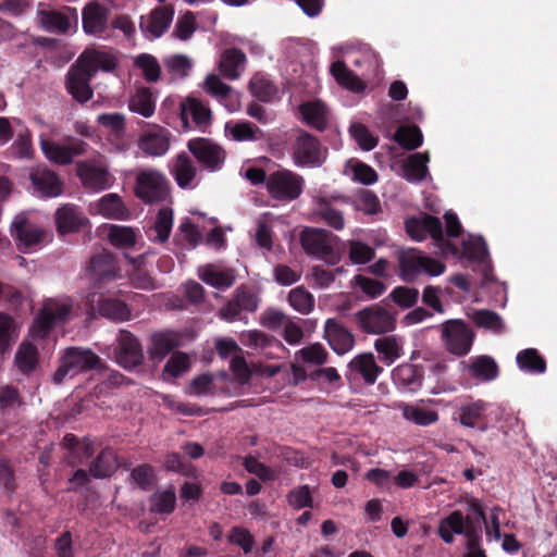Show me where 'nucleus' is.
I'll return each mask as SVG.
<instances>
[{"instance_id": "3c124183", "label": "nucleus", "mask_w": 557, "mask_h": 557, "mask_svg": "<svg viewBox=\"0 0 557 557\" xmlns=\"http://www.w3.org/2000/svg\"><path fill=\"white\" fill-rule=\"evenodd\" d=\"M37 17L39 25L49 33H65L67 30V18L60 12L39 10Z\"/></svg>"}, {"instance_id": "0eeeda50", "label": "nucleus", "mask_w": 557, "mask_h": 557, "mask_svg": "<svg viewBox=\"0 0 557 557\" xmlns=\"http://www.w3.org/2000/svg\"><path fill=\"white\" fill-rule=\"evenodd\" d=\"M333 234L323 228H305L300 233V244L306 253L336 264L339 261L337 252L333 248Z\"/></svg>"}, {"instance_id": "5701e85b", "label": "nucleus", "mask_w": 557, "mask_h": 557, "mask_svg": "<svg viewBox=\"0 0 557 557\" xmlns=\"http://www.w3.org/2000/svg\"><path fill=\"white\" fill-rule=\"evenodd\" d=\"M181 345V337L174 331L166 330L154 333L150 337L149 358L153 362H160Z\"/></svg>"}, {"instance_id": "c03bdc74", "label": "nucleus", "mask_w": 557, "mask_h": 557, "mask_svg": "<svg viewBox=\"0 0 557 557\" xmlns=\"http://www.w3.org/2000/svg\"><path fill=\"white\" fill-rule=\"evenodd\" d=\"M176 506V494L171 486L165 491L156 492L149 497V509L156 515H170Z\"/></svg>"}, {"instance_id": "a19ab883", "label": "nucleus", "mask_w": 557, "mask_h": 557, "mask_svg": "<svg viewBox=\"0 0 557 557\" xmlns=\"http://www.w3.org/2000/svg\"><path fill=\"white\" fill-rule=\"evenodd\" d=\"M516 361L520 370L542 374L546 371V361L535 348H527L517 354Z\"/></svg>"}, {"instance_id": "6ab92c4d", "label": "nucleus", "mask_w": 557, "mask_h": 557, "mask_svg": "<svg viewBox=\"0 0 557 557\" xmlns=\"http://www.w3.org/2000/svg\"><path fill=\"white\" fill-rule=\"evenodd\" d=\"M180 117L184 128H189L188 116L191 117L196 127L205 131L212 122V112L208 104L195 97H187L180 102Z\"/></svg>"}, {"instance_id": "aec40b11", "label": "nucleus", "mask_w": 557, "mask_h": 557, "mask_svg": "<svg viewBox=\"0 0 557 557\" xmlns=\"http://www.w3.org/2000/svg\"><path fill=\"white\" fill-rule=\"evenodd\" d=\"M69 309L66 305H60L55 300H47L30 326V335L34 338L45 337L52 325L64 318Z\"/></svg>"}, {"instance_id": "37998d69", "label": "nucleus", "mask_w": 557, "mask_h": 557, "mask_svg": "<svg viewBox=\"0 0 557 557\" xmlns=\"http://www.w3.org/2000/svg\"><path fill=\"white\" fill-rule=\"evenodd\" d=\"M299 111L304 121L312 128L323 132L327 125L325 111L319 101L305 102L300 104Z\"/></svg>"}, {"instance_id": "13d9d810", "label": "nucleus", "mask_w": 557, "mask_h": 557, "mask_svg": "<svg viewBox=\"0 0 557 557\" xmlns=\"http://www.w3.org/2000/svg\"><path fill=\"white\" fill-rule=\"evenodd\" d=\"M318 214L330 227L336 231H342L345 227L343 212L334 208L326 200L320 202Z\"/></svg>"}, {"instance_id": "de8ad7c7", "label": "nucleus", "mask_w": 557, "mask_h": 557, "mask_svg": "<svg viewBox=\"0 0 557 557\" xmlns=\"http://www.w3.org/2000/svg\"><path fill=\"white\" fill-rule=\"evenodd\" d=\"M374 348L380 359L386 364H392L403 355V347L395 336L380 337L374 342Z\"/></svg>"}, {"instance_id": "8fccbe9b", "label": "nucleus", "mask_w": 557, "mask_h": 557, "mask_svg": "<svg viewBox=\"0 0 557 557\" xmlns=\"http://www.w3.org/2000/svg\"><path fill=\"white\" fill-rule=\"evenodd\" d=\"M136 230L131 226L111 225L108 231L109 243L121 249H128L136 244Z\"/></svg>"}, {"instance_id": "9b49d317", "label": "nucleus", "mask_w": 557, "mask_h": 557, "mask_svg": "<svg viewBox=\"0 0 557 557\" xmlns=\"http://www.w3.org/2000/svg\"><path fill=\"white\" fill-rule=\"evenodd\" d=\"M76 175L82 185L94 193L110 188L114 183V176L102 163L94 160L79 161L76 164Z\"/></svg>"}, {"instance_id": "2f4dec72", "label": "nucleus", "mask_w": 557, "mask_h": 557, "mask_svg": "<svg viewBox=\"0 0 557 557\" xmlns=\"http://www.w3.org/2000/svg\"><path fill=\"white\" fill-rule=\"evenodd\" d=\"M98 212L107 219L127 220L129 210L121 196L115 193L106 194L97 202Z\"/></svg>"}, {"instance_id": "4d7b16f0", "label": "nucleus", "mask_w": 557, "mask_h": 557, "mask_svg": "<svg viewBox=\"0 0 557 557\" xmlns=\"http://www.w3.org/2000/svg\"><path fill=\"white\" fill-rule=\"evenodd\" d=\"M40 146L45 156L52 162L58 164L70 163V148L40 137Z\"/></svg>"}, {"instance_id": "864d4df0", "label": "nucleus", "mask_w": 557, "mask_h": 557, "mask_svg": "<svg viewBox=\"0 0 557 557\" xmlns=\"http://www.w3.org/2000/svg\"><path fill=\"white\" fill-rule=\"evenodd\" d=\"M225 129L236 141H256L262 137V131L248 121L237 122L232 126L227 123Z\"/></svg>"}, {"instance_id": "6e6552de", "label": "nucleus", "mask_w": 557, "mask_h": 557, "mask_svg": "<svg viewBox=\"0 0 557 557\" xmlns=\"http://www.w3.org/2000/svg\"><path fill=\"white\" fill-rule=\"evenodd\" d=\"M187 148L197 162L210 172L220 171L225 162L226 152L222 146L205 137L191 138Z\"/></svg>"}, {"instance_id": "2eb2a0df", "label": "nucleus", "mask_w": 557, "mask_h": 557, "mask_svg": "<svg viewBox=\"0 0 557 557\" xmlns=\"http://www.w3.org/2000/svg\"><path fill=\"white\" fill-rule=\"evenodd\" d=\"M12 235L15 236L17 247L23 251L38 249L47 242V232L42 227L30 224L22 215H17L12 223Z\"/></svg>"}, {"instance_id": "412c9836", "label": "nucleus", "mask_w": 557, "mask_h": 557, "mask_svg": "<svg viewBox=\"0 0 557 557\" xmlns=\"http://www.w3.org/2000/svg\"><path fill=\"white\" fill-rule=\"evenodd\" d=\"M324 338L337 355H344L355 346V337L351 332L335 319L325 321Z\"/></svg>"}, {"instance_id": "f704fd0d", "label": "nucleus", "mask_w": 557, "mask_h": 557, "mask_svg": "<svg viewBox=\"0 0 557 557\" xmlns=\"http://www.w3.org/2000/svg\"><path fill=\"white\" fill-rule=\"evenodd\" d=\"M199 277L214 288L227 289L235 283L236 273L233 269L216 270L212 264H208L200 269Z\"/></svg>"}, {"instance_id": "ddd939ff", "label": "nucleus", "mask_w": 557, "mask_h": 557, "mask_svg": "<svg viewBox=\"0 0 557 557\" xmlns=\"http://www.w3.org/2000/svg\"><path fill=\"white\" fill-rule=\"evenodd\" d=\"M116 362L124 369L131 370L144 362V350L139 339L129 331L121 330L114 348Z\"/></svg>"}, {"instance_id": "f3484780", "label": "nucleus", "mask_w": 557, "mask_h": 557, "mask_svg": "<svg viewBox=\"0 0 557 557\" xmlns=\"http://www.w3.org/2000/svg\"><path fill=\"white\" fill-rule=\"evenodd\" d=\"M173 16L174 9L172 5L157 7L149 14L140 17L139 28L147 38H159L171 25Z\"/></svg>"}, {"instance_id": "09e8293b", "label": "nucleus", "mask_w": 557, "mask_h": 557, "mask_svg": "<svg viewBox=\"0 0 557 557\" xmlns=\"http://www.w3.org/2000/svg\"><path fill=\"white\" fill-rule=\"evenodd\" d=\"M134 66L140 70L147 83H157L161 77V66L158 59L150 53H140L134 60Z\"/></svg>"}, {"instance_id": "4468645a", "label": "nucleus", "mask_w": 557, "mask_h": 557, "mask_svg": "<svg viewBox=\"0 0 557 557\" xmlns=\"http://www.w3.org/2000/svg\"><path fill=\"white\" fill-rule=\"evenodd\" d=\"M97 373L100 376V382L94 387V392H89L88 395L81 397L78 386L75 387L76 397L81 399V403L72 406V416L82 413L90 404L97 406L96 399L99 398V395L107 393L111 387L119 386L124 377L120 372L107 369L103 362L102 368Z\"/></svg>"}, {"instance_id": "49530a36", "label": "nucleus", "mask_w": 557, "mask_h": 557, "mask_svg": "<svg viewBox=\"0 0 557 557\" xmlns=\"http://www.w3.org/2000/svg\"><path fill=\"white\" fill-rule=\"evenodd\" d=\"M249 91L261 102H270L277 92L276 86L267 76L257 73L249 82Z\"/></svg>"}, {"instance_id": "f257e3e1", "label": "nucleus", "mask_w": 557, "mask_h": 557, "mask_svg": "<svg viewBox=\"0 0 557 557\" xmlns=\"http://www.w3.org/2000/svg\"><path fill=\"white\" fill-rule=\"evenodd\" d=\"M134 193L145 203H160L170 197V182L159 170H143L136 175Z\"/></svg>"}, {"instance_id": "680f3d73", "label": "nucleus", "mask_w": 557, "mask_h": 557, "mask_svg": "<svg viewBox=\"0 0 557 557\" xmlns=\"http://www.w3.org/2000/svg\"><path fill=\"white\" fill-rule=\"evenodd\" d=\"M191 363L187 354L182 351L174 352L166 361L163 374L171 377H178L189 370Z\"/></svg>"}, {"instance_id": "b1692460", "label": "nucleus", "mask_w": 557, "mask_h": 557, "mask_svg": "<svg viewBox=\"0 0 557 557\" xmlns=\"http://www.w3.org/2000/svg\"><path fill=\"white\" fill-rule=\"evenodd\" d=\"M394 383L404 391L417 392L421 388L424 370L422 366L401 363L392 372Z\"/></svg>"}, {"instance_id": "5fc2aeb1", "label": "nucleus", "mask_w": 557, "mask_h": 557, "mask_svg": "<svg viewBox=\"0 0 557 557\" xmlns=\"http://www.w3.org/2000/svg\"><path fill=\"white\" fill-rule=\"evenodd\" d=\"M163 65L166 72L173 78H185L193 69V61L185 54H172L163 59Z\"/></svg>"}, {"instance_id": "cd10ccee", "label": "nucleus", "mask_w": 557, "mask_h": 557, "mask_svg": "<svg viewBox=\"0 0 557 557\" xmlns=\"http://www.w3.org/2000/svg\"><path fill=\"white\" fill-rule=\"evenodd\" d=\"M98 313L113 322L128 321L132 317L128 305L116 297L101 294L97 299Z\"/></svg>"}, {"instance_id": "423d86ee", "label": "nucleus", "mask_w": 557, "mask_h": 557, "mask_svg": "<svg viewBox=\"0 0 557 557\" xmlns=\"http://www.w3.org/2000/svg\"><path fill=\"white\" fill-rule=\"evenodd\" d=\"M87 276L96 289L121 277L119 259L112 252L103 250L94 255L86 267Z\"/></svg>"}, {"instance_id": "c756f323", "label": "nucleus", "mask_w": 557, "mask_h": 557, "mask_svg": "<svg viewBox=\"0 0 557 557\" xmlns=\"http://www.w3.org/2000/svg\"><path fill=\"white\" fill-rule=\"evenodd\" d=\"M348 368L351 374L360 375L368 385L374 384L377 376L383 372V368L375 362L371 352L356 356L348 363Z\"/></svg>"}, {"instance_id": "1a4fd4ad", "label": "nucleus", "mask_w": 557, "mask_h": 557, "mask_svg": "<svg viewBox=\"0 0 557 557\" xmlns=\"http://www.w3.org/2000/svg\"><path fill=\"white\" fill-rule=\"evenodd\" d=\"M359 327L368 334H385L396 327V317L379 305L367 307L355 314Z\"/></svg>"}, {"instance_id": "6e6d98bb", "label": "nucleus", "mask_w": 557, "mask_h": 557, "mask_svg": "<svg viewBox=\"0 0 557 557\" xmlns=\"http://www.w3.org/2000/svg\"><path fill=\"white\" fill-rule=\"evenodd\" d=\"M288 302L299 313L308 314L313 310L314 297L305 287L298 286L289 292Z\"/></svg>"}, {"instance_id": "a878e982", "label": "nucleus", "mask_w": 557, "mask_h": 557, "mask_svg": "<svg viewBox=\"0 0 557 557\" xmlns=\"http://www.w3.org/2000/svg\"><path fill=\"white\" fill-rule=\"evenodd\" d=\"M488 404L482 399L463 404L459 407L457 414L459 422L467 428H476L481 432L487 430L485 412Z\"/></svg>"}, {"instance_id": "7ed1b4c3", "label": "nucleus", "mask_w": 557, "mask_h": 557, "mask_svg": "<svg viewBox=\"0 0 557 557\" xmlns=\"http://www.w3.org/2000/svg\"><path fill=\"white\" fill-rule=\"evenodd\" d=\"M441 339L445 349L456 356L468 355L473 346L475 334L463 320L451 319L441 324Z\"/></svg>"}, {"instance_id": "a18cd8bd", "label": "nucleus", "mask_w": 557, "mask_h": 557, "mask_svg": "<svg viewBox=\"0 0 557 557\" xmlns=\"http://www.w3.org/2000/svg\"><path fill=\"white\" fill-rule=\"evenodd\" d=\"M394 140L406 150H414L423 143V135L419 126L401 125L394 134Z\"/></svg>"}, {"instance_id": "72a5a7b5", "label": "nucleus", "mask_w": 557, "mask_h": 557, "mask_svg": "<svg viewBox=\"0 0 557 557\" xmlns=\"http://www.w3.org/2000/svg\"><path fill=\"white\" fill-rule=\"evenodd\" d=\"M423 259L424 255L414 248L399 253L398 263L404 281L412 282L420 273H422Z\"/></svg>"}, {"instance_id": "4be33fe9", "label": "nucleus", "mask_w": 557, "mask_h": 557, "mask_svg": "<svg viewBox=\"0 0 557 557\" xmlns=\"http://www.w3.org/2000/svg\"><path fill=\"white\" fill-rule=\"evenodd\" d=\"M109 10L98 2L88 3L82 12L85 33L101 37L108 29Z\"/></svg>"}, {"instance_id": "ea45409f", "label": "nucleus", "mask_w": 557, "mask_h": 557, "mask_svg": "<svg viewBox=\"0 0 557 557\" xmlns=\"http://www.w3.org/2000/svg\"><path fill=\"white\" fill-rule=\"evenodd\" d=\"M102 368V361L91 349L72 346V371H96Z\"/></svg>"}, {"instance_id": "c9c22d12", "label": "nucleus", "mask_w": 557, "mask_h": 557, "mask_svg": "<svg viewBox=\"0 0 557 557\" xmlns=\"http://www.w3.org/2000/svg\"><path fill=\"white\" fill-rule=\"evenodd\" d=\"M330 71L337 84L345 89L352 92H362L366 89V84L347 67L344 61L333 62Z\"/></svg>"}, {"instance_id": "338daca9", "label": "nucleus", "mask_w": 557, "mask_h": 557, "mask_svg": "<svg viewBox=\"0 0 557 557\" xmlns=\"http://www.w3.org/2000/svg\"><path fill=\"white\" fill-rule=\"evenodd\" d=\"M131 479L143 491H149L156 482L154 469L148 463L137 466L132 470Z\"/></svg>"}, {"instance_id": "9d476101", "label": "nucleus", "mask_w": 557, "mask_h": 557, "mask_svg": "<svg viewBox=\"0 0 557 557\" xmlns=\"http://www.w3.org/2000/svg\"><path fill=\"white\" fill-rule=\"evenodd\" d=\"M260 304V298L256 290L248 285H239L233 294V297L220 309L221 319L232 322L240 319V313L255 312Z\"/></svg>"}, {"instance_id": "bf43d9fd", "label": "nucleus", "mask_w": 557, "mask_h": 557, "mask_svg": "<svg viewBox=\"0 0 557 557\" xmlns=\"http://www.w3.org/2000/svg\"><path fill=\"white\" fill-rule=\"evenodd\" d=\"M16 338L17 333L13 319L0 313V354L7 352Z\"/></svg>"}, {"instance_id": "a211bd4d", "label": "nucleus", "mask_w": 557, "mask_h": 557, "mask_svg": "<svg viewBox=\"0 0 557 557\" xmlns=\"http://www.w3.org/2000/svg\"><path fill=\"white\" fill-rule=\"evenodd\" d=\"M171 133L169 129L153 125L138 138L137 145L147 157H162L170 149Z\"/></svg>"}, {"instance_id": "052dcab7", "label": "nucleus", "mask_w": 557, "mask_h": 557, "mask_svg": "<svg viewBox=\"0 0 557 557\" xmlns=\"http://www.w3.org/2000/svg\"><path fill=\"white\" fill-rule=\"evenodd\" d=\"M95 454V443L89 437L78 438L72 434V466L82 463Z\"/></svg>"}, {"instance_id": "e433bc0d", "label": "nucleus", "mask_w": 557, "mask_h": 557, "mask_svg": "<svg viewBox=\"0 0 557 557\" xmlns=\"http://www.w3.org/2000/svg\"><path fill=\"white\" fill-rule=\"evenodd\" d=\"M39 361L37 347L29 342H22L14 356V364L23 374H29L36 370Z\"/></svg>"}, {"instance_id": "603ef678", "label": "nucleus", "mask_w": 557, "mask_h": 557, "mask_svg": "<svg viewBox=\"0 0 557 557\" xmlns=\"http://www.w3.org/2000/svg\"><path fill=\"white\" fill-rule=\"evenodd\" d=\"M173 226V210L171 208H161L158 211L152 231L156 235L151 240L157 243H165L171 234Z\"/></svg>"}, {"instance_id": "f03ea898", "label": "nucleus", "mask_w": 557, "mask_h": 557, "mask_svg": "<svg viewBox=\"0 0 557 557\" xmlns=\"http://www.w3.org/2000/svg\"><path fill=\"white\" fill-rule=\"evenodd\" d=\"M406 232L416 242H422L430 235L436 246L445 253H458L456 245L444 237L443 225L438 218L424 214L422 218H410L406 221Z\"/></svg>"}, {"instance_id": "dca6fc26", "label": "nucleus", "mask_w": 557, "mask_h": 557, "mask_svg": "<svg viewBox=\"0 0 557 557\" xmlns=\"http://www.w3.org/2000/svg\"><path fill=\"white\" fill-rule=\"evenodd\" d=\"M116 64V59L112 54L95 49H86L76 60L75 66L72 65V73L78 71L90 78L99 70L113 71Z\"/></svg>"}, {"instance_id": "bb28decb", "label": "nucleus", "mask_w": 557, "mask_h": 557, "mask_svg": "<svg viewBox=\"0 0 557 557\" xmlns=\"http://www.w3.org/2000/svg\"><path fill=\"white\" fill-rule=\"evenodd\" d=\"M30 181L36 191L42 197H58L62 193V183L59 177L46 168H35L30 172Z\"/></svg>"}, {"instance_id": "e2e57ef3", "label": "nucleus", "mask_w": 557, "mask_h": 557, "mask_svg": "<svg viewBox=\"0 0 557 557\" xmlns=\"http://www.w3.org/2000/svg\"><path fill=\"white\" fill-rule=\"evenodd\" d=\"M404 417L413 423L422 426H428L438 420V414L434 410L407 406L404 410Z\"/></svg>"}, {"instance_id": "c85d7f7f", "label": "nucleus", "mask_w": 557, "mask_h": 557, "mask_svg": "<svg viewBox=\"0 0 557 557\" xmlns=\"http://www.w3.org/2000/svg\"><path fill=\"white\" fill-rule=\"evenodd\" d=\"M471 523L470 517H465L460 510H454L440 521L438 535L446 544H451L455 541L454 534L462 535Z\"/></svg>"}, {"instance_id": "393cba45", "label": "nucleus", "mask_w": 557, "mask_h": 557, "mask_svg": "<svg viewBox=\"0 0 557 557\" xmlns=\"http://www.w3.org/2000/svg\"><path fill=\"white\" fill-rule=\"evenodd\" d=\"M197 166L187 152L182 151L176 154L170 164V173L174 177L178 187L186 189L191 186L197 176Z\"/></svg>"}, {"instance_id": "7c9ffc66", "label": "nucleus", "mask_w": 557, "mask_h": 557, "mask_svg": "<svg viewBox=\"0 0 557 557\" xmlns=\"http://www.w3.org/2000/svg\"><path fill=\"white\" fill-rule=\"evenodd\" d=\"M246 54L238 48L225 49L220 58V73L227 79H237L245 67Z\"/></svg>"}, {"instance_id": "774afa93", "label": "nucleus", "mask_w": 557, "mask_h": 557, "mask_svg": "<svg viewBox=\"0 0 557 557\" xmlns=\"http://www.w3.org/2000/svg\"><path fill=\"white\" fill-rule=\"evenodd\" d=\"M462 253L471 261H483L487 255L486 244L482 237H469L462 243Z\"/></svg>"}, {"instance_id": "f8f14e48", "label": "nucleus", "mask_w": 557, "mask_h": 557, "mask_svg": "<svg viewBox=\"0 0 557 557\" xmlns=\"http://www.w3.org/2000/svg\"><path fill=\"white\" fill-rule=\"evenodd\" d=\"M117 467L119 463L114 450L106 447L90 462L88 472L78 469L72 474V484L84 486L89 482V475L95 479L109 478L116 471Z\"/></svg>"}, {"instance_id": "79ce46f5", "label": "nucleus", "mask_w": 557, "mask_h": 557, "mask_svg": "<svg viewBox=\"0 0 557 557\" xmlns=\"http://www.w3.org/2000/svg\"><path fill=\"white\" fill-rule=\"evenodd\" d=\"M128 108L132 112L138 113L144 117H150L156 110V102L151 90L148 87H139L131 97Z\"/></svg>"}, {"instance_id": "39448f33", "label": "nucleus", "mask_w": 557, "mask_h": 557, "mask_svg": "<svg viewBox=\"0 0 557 557\" xmlns=\"http://www.w3.org/2000/svg\"><path fill=\"white\" fill-rule=\"evenodd\" d=\"M290 156L298 168H320L326 160L327 149L315 136L301 131L292 144Z\"/></svg>"}, {"instance_id": "20e7f679", "label": "nucleus", "mask_w": 557, "mask_h": 557, "mask_svg": "<svg viewBox=\"0 0 557 557\" xmlns=\"http://www.w3.org/2000/svg\"><path fill=\"white\" fill-rule=\"evenodd\" d=\"M305 188V180L301 175L281 169L269 174L267 191L276 201L292 202L300 197Z\"/></svg>"}, {"instance_id": "473e14b6", "label": "nucleus", "mask_w": 557, "mask_h": 557, "mask_svg": "<svg viewBox=\"0 0 557 557\" xmlns=\"http://www.w3.org/2000/svg\"><path fill=\"white\" fill-rule=\"evenodd\" d=\"M429 152H416L410 154L403 163V175L411 183L423 181L429 174Z\"/></svg>"}, {"instance_id": "69168bd1", "label": "nucleus", "mask_w": 557, "mask_h": 557, "mask_svg": "<svg viewBox=\"0 0 557 557\" xmlns=\"http://www.w3.org/2000/svg\"><path fill=\"white\" fill-rule=\"evenodd\" d=\"M348 245L349 260L354 264H366L375 257V250L360 240H350Z\"/></svg>"}, {"instance_id": "58836bf2", "label": "nucleus", "mask_w": 557, "mask_h": 557, "mask_svg": "<svg viewBox=\"0 0 557 557\" xmlns=\"http://www.w3.org/2000/svg\"><path fill=\"white\" fill-rule=\"evenodd\" d=\"M471 321L476 327L490 331L494 334H503L506 332V326L502 317L488 309H475L469 314Z\"/></svg>"}, {"instance_id": "0e129e2a", "label": "nucleus", "mask_w": 557, "mask_h": 557, "mask_svg": "<svg viewBox=\"0 0 557 557\" xmlns=\"http://www.w3.org/2000/svg\"><path fill=\"white\" fill-rule=\"evenodd\" d=\"M349 132L362 150L370 151L377 146L379 139L374 137L363 124L354 123Z\"/></svg>"}, {"instance_id": "4c0bfd02", "label": "nucleus", "mask_w": 557, "mask_h": 557, "mask_svg": "<svg viewBox=\"0 0 557 557\" xmlns=\"http://www.w3.org/2000/svg\"><path fill=\"white\" fill-rule=\"evenodd\" d=\"M469 373L476 380L490 382L499 375V368L494 358L487 355H482L471 360Z\"/></svg>"}]
</instances>
